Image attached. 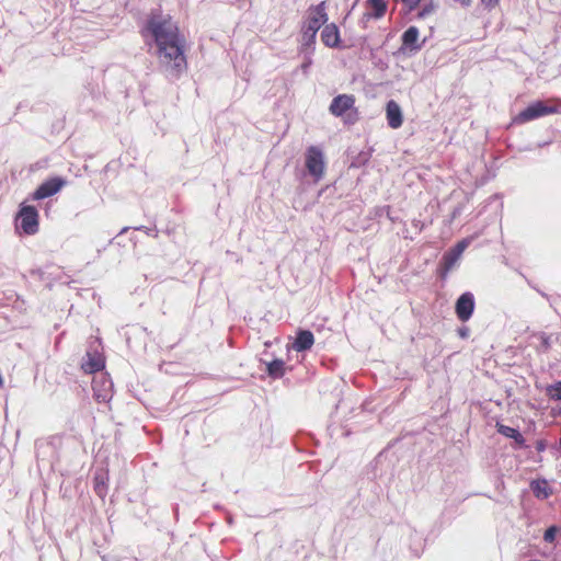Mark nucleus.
I'll list each match as a JSON object with an SVG mask.
<instances>
[{
  "instance_id": "16",
  "label": "nucleus",
  "mask_w": 561,
  "mask_h": 561,
  "mask_svg": "<svg viewBox=\"0 0 561 561\" xmlns=\"http://www.w3.org/2000/svg\"><path fill=\"white\" fill-rule=\"evenodd\" d=\"M497 432L505 437L512 438L519 446L525 444L524 436L516 430L507 425L497 424Z\"/></svg>"
},
{
  "instance_id": "23",
  "label": "nucleus",
  "mask_w": 561,
  "mask_h": 561,
  "mask_svg": "<svg viewBox=\"0 0 561 561\" xmlns=\"http://www.w3.org/2000/svg\"><path fill=\"white\" fill-rule=\"evenodd\" d=\"M482 3L489 8V9H493L495 8L497 4H499V0H482Z\"/></svg>"
},
{
  "instance_id": "22",
  "label": "nucleus",
  "mask_w": 561,
  "mask_h": 561,
  "mask_svg": "<svg viewBox=\"0 0 561 561\" xmlns=\"http://www.w3.org/2000/svg\"><path fill=\"white\" fill-rule=\"evenodd\" d=\"M436 8H437V5L433 2L425 4L423 7V9L419 12V16L422 19L426 18V16L431 15L432 13H434L436 11Z\"/></svg>"
},
{
  "instance_id": "20",
  "label": "nucleus",
  "mask_w": 561,
  "mask_h": 561,
  "mask_svg": "<svg viewBox=\"0 0 561 561\" xmlns=\"http://www.w3.org/2000/svg\"><path fill=\"white\" fill-rule=\"evenodd\" d=\"M531 490L537 497L547 499L550 495L547 482H533Z\"/></svg>"
},
{
  "instance_id": "19",
  "label": "nucleus",
  "mask_w": 561,
  "mask_h": 561,
  "mask_svg": "<svg viewBox=\"0 0 561 561\" xmlns=\"http://www.w3.org/2000/svg\"><path fill=\"white\" fill-rule=\"evenodd\" d=\"M545 393L552 401H561V381L546 386Z\"/></svg>"
},
{
  "instance_id": "7",
  "label": "nucleus",
  "mask_w": 561,
  "mask_h": 561,
  "mask_svg": "<svg viewBox=\"0 0 561 561\" xmlns=\"http://www.w3.org/2000/svg\"><path fill=\"white\" fill-rule=\"evenodd\" d=\"M456 314L462 322L468 321L474 310V297L471 293H463L456 301Z\"/></svg>"
},
{
  "instance_id": "5",
  "label": "nucleus",
  "mask_w": 561,
  "mask_h": 561,
  "mask_svg": "<svg viewBox=\"0 0 561 561\" xmlns=\"http://www.w3.org/2000/svg\"><path fill=\"white\" fill-rule=\"evenodd\" d=\"M16 229L23 233L32 236L38 231V211L34 206L21 205L15 217Z\"/></svg>"
},
{
  "instance_id": "10",
  "label": "nucleus",
  "mask_w": 561,
  "mask_h": 561,
  "mask_svg": "<svg viewBox=\"0 0 561 561\" xmlns=\"http://www.w3.org/2000/svg\"><path fill=\"white\" fill-rule=\"evenodd\" d=\"M322 43L330 48H336L340 46V31L335 23H325L321 31Z\"/></svg>"
},
{
  "instance_id": "4",
  "label": "nucleus",
  "mask_w": 561,
  "mask_h": 561,
  "mask_svg": "<svg viewBox=\"0 0 561 561\" xmlns=\"http://www.w3.org/2000/svg\"><path fill=\"white\" fill-rule=\"evenodd\" d=\"M305 164L308 173L314 182H319L325 170V159L323 151L317 146H310L305 153Z\"/></svg>"
},
{
  "instance_id": "28",
  "label": "nucleus",
  "mask_w": 561,
  "mask_h": 561,
  "mask_svg": "<svg viewBox=\"0 0 561 561\" xmlns=\"http://www.w3.org/2000/svg\"><path fill=\"white\" fill-rule=\"evenodd\" d=\"M128 228H123L122 231H121V234L124 233L125 231H127Z\"/></svg>"
},
{
  "instance_id": "1",
  "label": "nucleus",
  "mask_w": 561,
  "mask_h": 561,
  "mask_svg": "<svg viewBox=\"0 0 561 561\" xmlns=\"http://www.w3.org/2000/svg\"><path fill=\"white\" fill-rule=\"evenodd\" d=\"M141 35L150 47L152 44L156 46L159 66L168 77L178 79L186 70L185 41L170 14L159 9L152 10L141 30Z\"/></svg>"
},
{
  "instance_id": "18",
  "label": "nucleus",
  "mask_w": 561,
  "mask_h": 561,
  "mask_svg": "<svg viewBox=\"0 0 561 561\" xmlns=\"http://www.w3.org/2000/svg\"><path fill=\"white\" fill-rule=\"evenodd\" d=\"M283 359H274L267 364V373L273 378H280L285 373Z\"/></svg>"
},
{
  "instance_id": "3",
  "label": "nucleus",
  "mask_w": 561,
  "mask_h": 561,
  "mask_svg": "<svg viewBox=\"0 0 561 561\" xmlns=\"http://www.w3.org/2000/svg\"><path fill=\"white\" fill-rule=\"evenodd\" d=\"M550 114H561V99H552L546 102H534L523 110L514 118V122L517 124H524Z\"/></svg>"
},
{
  "instance_id": "11",
  "label": "nucleus",
  "mask_w": 561,
  "mask_h": 561,
  "mask_svg": "<svg viewBox=\"0 0 561 561\" xmlns=\"http://www.w3.org/2000/svg\"><path fill=\"white\" fill-rule=\"evenodd\" d=\"M386 115H387L388 125L391 128L397 129L402 126V123H403L402 111H401L400 105L396 101L390 100L387 103Z\"/></svg>"
},
{
  "instance_id": "14",
  "label": "nucleus",
  "mask_w": 561,
  "mask_h": 561,
  "mask_svg": "<svg viewBox=\"0 0 561 561\" xmlns=\"http://www.w3.org/2000/svg\"><path fill=\"white\" fill-rule=\"evenodd\" d=\"M367 3L369 4L371 12L365 13L363 15V21H367L371 18L378 20L385 15L387 11V3L385 0H367Z\"/></svg>"
},
{
  "instance_id": "15",
  "label": "nucleus",
  "mask_w": 561,
  "mask_h": 561,
  "mask_svg": "<svg viewBox=\"0 0 561 561\" xmlns=\"http://www.w3.org/2000/svg\"><path fill=\"white\" fill-rule=\"evenodd\" d=\"M88 359L82 364L85 373L93 374L100 371L104 367V362L99 355L87 354Z\"/></svg>"
},
{
  "instance_id": "13",
  "label": "nucleus",
  "mask_w": 561,
  "mask_h": 561,
  "mask_svg": "<svg viewBox=\"0 0 561 561\" xmlns=\"http://www.w3.org/2000/svg\"><path fill=\"white\" fill-rule=\"evenodd\" d=\"M314 343V336L311 331L309 330H300L297 333L296 340L293 344V347L297 352H305L312 347Z\"/></svg>"
},
{
  "instance_id": "9",
  "label": "nucleus",
  "mask_w": 561,
  "mask_h": 561,
  "mask_svg": "<svg viewBox=\"0 0 561 561\" xmlns=\"http://www.w3.org/2000/svg\"><path fill=\"white\" fill-rule=\"evenodd\" d=\"M355 104V98L352 94H340L335 96L330 104V113L336 117H340L353 110Z\"/></svg>"
},
{
  "instance_id": "24",
  "label": "nucleus",
  "mask_w": 561,
  "mask_h": 561,
  "mask_svg": "<svg viewBox=\"0 0 561 561\" xmlns=\"http://www.w3.org/2000/svg\"><path fill=\"white\" fill-rule=\"evenodd\" d=\"M308 56L306 57V60L305 62L301 65V69L304 72H306L308 70V68L310 67V65L312 64V60L310 58V55L311 54H307Z\"/></svg>"
},
{
  "instance_id": "27",
  "label": "nucleus",
  "mask_w": 561,
  "mask_h": 561,
  "mask_svg": "<svg viewBox=\"0 0 561 561\" xmlns=\"http://www.w3.org/2000/svg\"><path fill=\"white\" fill-rule=\"evenodd\" d=\"M543 448H545V446L540 443V444L538 445V450H542Z\"/></svg>"
},
{
  "instance_id": "26",
  "label": "nucleus",
  "mask_w": 561,
  "mask_h": 561,
  "mask_svg": "<svg viewBox=\"0 0 561 561\" xmlns=\"http://www.w3.org/2000/svg\"><path fill=\"white\" fill-rule=\"evenodd\" d=\"M459 335H460L461 337H467V336H468V329H461V330L459 331Z\"/></svg>"
},
{
  "instance_id": "17",
  "label": "nucleus",
  "mask_w": 561,
  "mask_h": 561,
  "mask_svg": "<svg viewBox=\"0 0 561 561\" xmlns=\"http://www.w3.org/2000/svg\"><path fill=\"white\" fill-rule=\"evenodd\" d=\"M107 477L105 473H96L94 476V490L95 493L104 499L107 493Z\"/></svg>"
},
{
  "instance_id": "25",
  "label": "nucleus",
  "mask_w": 561,
  "mask_h": 561,
  "mask_svg": "<svg viewBox=\"0 0 561 561\" xmlns=\"http://www.w3.org/2000/svg\"><path fill=\"white\" fill-rule=\"evenodd\" d=\"M456 2L465 5V7H468L471 2V0H455Z\"/></svg>"
},
{
  "instance_id": "8",
  "label": "nucleus",
  "mask_w": 561,
  "mask_h": 561,
  "mask_svg": "<svg viewBox=\"0 0 561 561\" xmlns=\"http://www.w3.org/2000/svg\"><path fill=\"white\" fill-rule=\"evenodd\" d=\"M470 240L463 239L459 241L455 247H453L449 251H447L443 256V265L445 272H449L457 264L459 259L461 257L463 251L469 247Z\"/></svg>"
},
{
  "instance_id": "6",
  "label": "nucleus",
  "mask_w": 561,
  "mask_h": 561,
  "mask_svg": "<svg viewBox=\"0 0 561 561\" xmlns=\"http://www.w3.org/2000/svg\"><path fill=\"white\" fill-rule=\"evenodd\" d=\"M66 185V180L56 176L43 182L33 193V199L39 201L58 193Z\"/></svg>"
},
{
  "instance_id": "2",
  "label": "nucleus",
  "mask_w": 561,
  "mask_h": 561,
  "mask_svg": "<svg viewBox=\"0 0 561 561\" xmlns=\"http://www.w3.org/2000/svg\"><path fill=\"white\" fill-rule=\"evenodd\" d=\"M327 2L322 1L317 5H311L306 13V19L301 26V46L300 51L312 54L314 50L316 36L322 25L328 22Z\"/></svg>"
},
{
  "instance_id": "12",
  "label": "nucleus",
  "mask_w": 561,
  "mask_h": 561,
  "mask_svg": "<svg viewBox=\"0 0 561 561\" xmlns=\"http://www.w3.org/2000/svg\"><path fill=\"white\" fill-rule=\"evenodd\" d=\"M419 28L416 26L408 27L402 34V46L410 51H417L422 48L423 43H419Z\"/></svg>"
},
{
  "instance_id": "21",
  "label": "nucleus",
  "mask_w": 561,
  "mask_h": 561,
  "mask_svg": "<svg viewBox=\"0 0 561 561\" xmlns=\"http://www.w3.org/2000/svg\"><path fill=\"white\" fill-rule=\"evenodd\" d=\"M560 531V528L558 526H550L543 534V539L547 542H553L556 539L557 534Z\"/></svg>"
}]
</instances>
